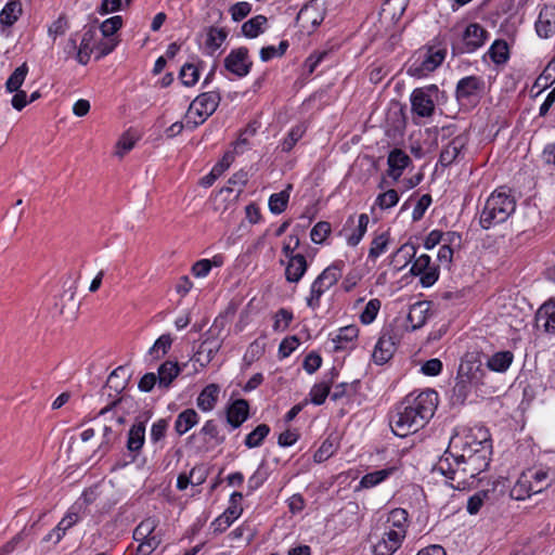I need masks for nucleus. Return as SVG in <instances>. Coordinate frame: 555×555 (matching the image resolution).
Segmentation results:
<instances>
[{"instance_id": "33", "label": "nucleus", "mask_w": 555, "mask_h": 555, "mask_svg": "<svg viewBox=\"0 0 555 555\" xmlns=\"http://www.w3.org/2000/svg\"><path fill=\"white\" fill-rule=\"evenodd\" d=\"M247 182H248V175L246 171L240 170V171L235 172L228 180V185L222 188L219 191L217 198L219 196L223 195L224 193L230 194L236 190V194L234 195V199H236L240 196V194L243 192V189L247 184Z\"/></svg>"}, {"instance_id": "26", "label": "nucleus", "mask_w": 555, "mask_h": 555, "mask_svg": "<svg viewBox=\"0 0 555 555\" xmlns=\"http://www.w3.org/2000/svg\"><path fill=\"white\" fill-rule=\"evenodd\" d=\"M531 475L527 472H524L514 487L511 490V498L517 501H522L527 498H530L533 492Z\"/></svg>"}, {"instance_id": "25", "label": "nucleus", "mask_w": 555, "mask_h": 555, "mask_svg": "<svg viewBox=\"0 0 555 555\" xmlns=\"http://www.w3.org/2000/svg\"><path fill=\"white\" fill-rule=\"evenodd\" d=\"M181 369L178 362L165 361L157 371L158 388L168 389L171 383L178 377Z\"/></svg>"}, {"instance_id": "19", "label": "nucleus", "mask_w": 555, "mask_h": 555, "mask_svg": "<svg viewBox=\"0 0 555 555\" xmlns=\"http://www.w3.org/2000/svg\"><path fill=\"white\" fill-rule=\"evenodd\" d=\"M490 455L487 448H482L479 450V453H477L474 456H466L465 459H460L459 461L465 465V467L468 469L469 474H473L475 477H477L480 473L485 472L490 463Z\"/></svg>"}, {"instance_id": "21", "label": "nucleus", "mask_w": 555, "mask_h": 555, "mask_svg": "<svg viewBox=\"0 0 555 555\" xmlns=\"http://www.w3.org/2000/svg\"><path fill=\"white\" fill-rule=\"evenodd\" d=\"M411 158L409 155L400 149L392 150L388 155V176L393 180H398L402 175V171L410 164Z\"/></svg>"}, {"instance_id": "12", "label": "nucleus", "mask_w": 555, "mask_h": 555, "mask_svg": "<svg viewBox=\"0 0 555 555\" xmlns=\"http://www.w3.org/2000/svg\"><path fill=\"white\" fill-rule=\"evenodd\" d=\"M249 417V404L245 399H236L225 409V420L231 429H236Z\"/></svg>"}, {"instance_id": "42", "label": "nucleus", "mask_w": 555, "mask_h": 555, "mask_svg": "<svg viewBox=\"0 0 555 555\" xmlns=\"http://www.w3.org/2000/svg\"><path fill=\"white\" fill-rule=\"evenodd\" d=\"M336 375L335 370H332V378L328 382H321L315 384L310 390L311 402L315 405H321L325 402L330 395L331 384Z\"/></svg>"}, {"instance_id": "57", "label": "nucleus", "mask_w": 555, "mask_h": 555, "mask_svg": "<svg viewBox=\"0 0 555 555\" xmlns=\"http://www.w3.org/2000/svg\"><path fill=\"white\" fill-rule=\"evenodd\" d=\"M415 254L416 247L411 243H405L393 254V260L396 261L397 259L401 258V267H404L411 261L412 258H414Z\"/></svg>"}, {"instance_id": "64", "label": "nucleus", "mask_w": 555, "mask_h": 555, "mask_svg": "<svg viewBox=\"0 0 555 555\" xmlns=\"http://www.w3.org/2000/svg\"><path fill=\"white\" fill-rule=\"evenodd\" d=\"M251 11V4L248 2H237L230 8L232 20L240 22L245 18Z\"/></svg>"}, {"instance_id": "35", "label": "nucleus", "mask_w": 555, "mask_h": 555, "mask_svg": "<svg viewBox=\"0 0 555 555\" xmlns=\"http://www.w3.org/2000/svg\"><path fill=\"white\" fill-rule=\"evenodd\" d=\"M397 470L396 466L383 468L379 470H375L372 473L365 474L360 480V487L370 489L373 488L384 480H386L389 476H391Z\"/></svg>"}, {"instance_id": "52", "label": "nucleus", "mask_w": 555, "mask_h": 555, "mask_svg": "<svg viewBox=\"0 0 555 555\" xmlns=\"http://www.w3.org/2000/svg\"><path fill=\"white\" fill-rule=\"evenodd\" d=\"M388 243V233H382L380 235L376 236L371 243L369 258L376 259L377 257H379L386 250Z\"/></svg>"}, {"instance_id": "28", "label": "nucleus", "mask_w": 555, "mask_h": 555, "mask_svg": "<svg viewBox=\"0 0 555 555\" xmlns=\"http://www.w3.org/2000/svg\"><path fill=\"white\" fill-rule=\"evenodd\" d=\"M199 421V416L194 409H185L178 414L175 422V430L179 436H183L193 428Z\"/></svg>"}, {"instance_id": "11", "label": "nucleus", "mask_w": 555, "mask_h": 555, "mask_svg": "<svg viewBox=\"0 0 555 555\" xmlns=\"http://www.w3.org/2000/svg\"><path fill=\"white\" fill-rule=\"evenodd\" d=\"M487 30L477 23L469 24L463 34V46L460 48L461 53H472L479 49L487 39Z\"/></svg>"}, {"instance_id": "30", "label": "nucleus", "mask_w": 555, "mask_h": 555, "mask_svg": "<svg viewBox=\"0 0 555 555\" xmlns=\"http://www.w3.org/2000/svg\"><path fill=\"white\" fill-rule=\"evenodd\" d=\"M205 30H206L205 48L208 50V53L211 55L224 42V40L228 37V31L225 28H219L216 26H209Z\"/></svg>"}, {"instance_id": "59", "label": "nucleus", "mask_w": 555, "mask_h": 555, "mask_svg": "<svg viewBox=\"0 0 555 555\" xmlns=\"http://www.w3.org/2000/svg\"><path fill=\"white\" fill-rule=\"evenodd\" d=\"M139 546L137 547L138 553L141 555H151L162 543L159 535L150 537L143 541H138Z\"/></svg>"}, {"instance_id": "20", "label": "nucleus", "mask_w": 555, "mask_h": 555, "mask_svg": "<svg viewBox=\"0 0 555 555\" xmlns=\"http://www.w3.org/2000/svg\"><path fill=\"white\" fill-rule=\"evenodd\" d=\"M220 100H221V96L218 92H215V91L204 92V93L199 94L190 104V106H189L190 114H193V108L197 107L199 105L204 109L202 115L204 117H209L216 112V109L220 103Z\"/></svg>"}, {"instance_id": "46", "label": "nucleus", "mask_w": 555, "mask_h": 555, "mask_svg": "<svg viewBox=\"0 0 555 555\" xmlns=\"http://www.w3.org/2000/svg\"><path fill=\"white\" fill-rule=\"evenodd\" d=\"M369 216L366 214H361L358 218V225L353 230V232L347 237V243L349 246H357L362 237L364 236L367 224H369Z\"/></svg>"}, {"instance_id": "14", "label": "nucleus", "mask_w": 555, "mask_h": 555, "mask_svg": "<svg viewBox=\"0 0 555 555\" xmlns=\"http://www.w3.org/2000/svg\"><path fill=\"white\" fill-rule=\"evenodd\" d=\"M145 442V422L137 421L129 429L127 436V450L131 455V461L133 462L139 455L142 447Z\"/></svg>"}, {"instance_id": "50", "label": "nucleus", "mask_w": 555, "mask_h": 555, "mask_svg": "<svg viewBox=\"0 0 555 555\" xmlns=\"http://www.w3.org/2000/svg\"><path fill=\"white\" fill-rule=\"evenodd\" d=\"M179 77L184 86H186V87L194 86L198 81V78H199L198 68L191 63H186L181 67Z\"/></svg>"}, {"instance_id": "40", "label": "nucleus", "mask_w": 555, "mask_h": 555, "mask_svg": "<svg viewBox=\"0 0 555 555\" xmlns=\"http://www.w3.org/2000/svg\"><path fill=\"white\" fill-rule=\"evenodd\" d=\"M528 473L531 475L530 478L532 480V488L535 494L547 489L553 482V478L550 476L548 469H528Z\"/></svg>"}, {"instance_id": "31", "label": "nucleus", "mask_w": 555, "mask_h": 555, "mask_svg": "<svg viewBox=\"0 0 555 555\" xmlns=\"http://www.w3.org/2000/svg\"><path fill=\"white\" fill-rule=\"evenodd\" d=\"M408 512L403 508H395L392 509L387 518V524L389 525L390 531H395L396 533L401 532L402 539L404 540L406 528H408Z\"/></svg>"}, {"instance_id": "56", "label": "nucleus", "mask_w": 555, "mask_h": 555, "mask_svg": "<svg viewBox=\"0 0 555 555\" xmlns=\"http://www.w3.org/2000/svg\"><path fill=\"white\" fill-rule=\"evenodd\" d=\"M122 26V17L119 15H115L105 20L100 25V30L104 37L113 36L118 29Z\"/></svg>"}, {"instance_id": "44", "label": "nucleus", "mask_w": 555, "mask_h": 555, "mask_svg": "<svg viewBox=\"0 0 555 555\" xmlns=\"http://www.w3.org/2000/svg\"><path fill=\"white\" fill-rule=\"evenodd\" d=\"M269 434L270 427L267 424H259L246 436L244 443L248 449L258 448L262 444Z\"/></svg>"}, {"instance_id": "6", "label": "nucleus", "mask_w": 555, "mask_h": 555, "mask_svg": "<svg viewBox=\"0 0 555 555\" xmlns=\"http://www.w3.org/2000/svg\"><path fill=\"white\" fill-rule=\"evenodd\" d=\"M446 98L436 85H429L413 90L410 96L412 113L418 117H431L435 113L436 103Z\"/></svg>"}, {"instance_id": "62", "label": "nucleus", "mask_w": 555, "mask_h": 555, "mask_svg": "<svg viewBox=\"0 0 555 555\" xmlns=\"http://www.w3.org/2000/svg\"><path fill=\"white\" fill-rule=\"evenodd\" d=\"M68 29V21L64 15H60L48 28L49 36L55 38L62 36Z\"/></svg>"}, {"instance_id": "60", "label": "nucleus", "mask_w": 555, "mask_h": 555, "mask_svg": "<svg viewBox=\"0 0 555 555\" xmlns=\"http://www.w3.org/2000/svg\"><path fill=\"white\" fill-rule=\"evenodd\" d=\"M304 130L301 127L297 126L291 129L287 137L282 142V151L283 152H291L292 149L295 146V144L298 142V140L302 137Z\"/></svg>"}, {"instance_id": "58", "label": "nucleus", "mask_w": 555, "mask_h": 555, "mask_svg": "<svg viewBox=\"0 0 555 555\" xmlns=\"http://www.w3.org/2000/svg\"><path fill=\"white\" fill-rule=\"evenodd\" d=\"M167 428H168L167 420L160 418L157 422H155L151 428V434H150L151 442L156 444L159 441H162L166 436Z\"/></svg>"}, {"instance_id": "47", "label": "nucleus", "mask_w": 555, "mask_h": 555, "mask_svg": "<svg viewBox=\"0 0 555 555\" xmlns=\"http://www.w3.org/2000/svg\"><path fill=\"white\" fill-rule=\"evenodd\" d=\"M289 199V193L287 190L274 193L269 198V208L272 214L280 215L286 207Z\"/></svg>"}, {"instance_id": "4", "label": "nucleus", "mask_w": 555, "mask_h": 555, "mask_svg": "<svg viewBox=\"0 0 555 555\" xmlns=\"http://www.w3.org/2000/svg\"><path fill=\"white\" fill-rule=\"evenodd\" d=\"M436 470L446 476L450 486L457 490L469 488L476 478L457 459H452L447 453L439 460Z\"/></svg>"}, {"instance_id": "3", "label": "nucleus", "mask_w": 555, "mask_h": 555, "mask_svg": "<svg viewBox=\"0 0 555 555\" xmlns=\"http://www.w3.org/2000/svg\"><path fill=\"white\" fill-rule=\"evenodd\" d=\"M481 447L491 453L492 444L490 435L482 427L470 428L462 435H455L450 440L449 450L446 452L452 459H465L479 453Z\"/></svg>"}, {"instance_id": "61", "label": "nucleus", "mask_w": 555, "mask_h": 555, "mask_svg": "<svg viewBox=\"0 0 555 555\" xmlns=\"http://www.w3.org/2000/svg\"><path fill=\"white\" fill-rule=\"evenodd\" d=\"M293 320V313L284 308L280 309L275 314L273 328L275 331H284L288 327Z\"/></svg>"}, {"instance_id": "23", "label": "nucleus", "mask_w": 555, "mask_h": 555, "mask_svg": "<svg viewBox=\"0 0 555 555\" xmlns=\"http://www.w3.org/2000/svg\"><path fill=\"white\" fill-rule=\"evenodd\" d=\"M220 393V387L217 384L207 385L196 399L197 408L203 412H209L215 409Z\"/></svg>"}, {"instance_id": "39", "label": "nucleus", "mask_w": 555, "mask_h": 555, "mask_svg": "<svg viewBox=\"0 0 555 555\" xmlns=\"http://www.w3.org/2000/svg\"><path fill=\"white\" fill-rule=\"evenodd\" d=\"M473 383L460 378L456 376L455 385L452 389L451 401L453 404H464L468 395L472 391V388L475 387Z\"/></svg>"}, {"instance_id": "54", "label": "nucleus", "mask_w": 555, "mask_h": 555, "mask_svg": "<svg viewBox=\"0 0 555 555\" xmlns=\"http://www.w3.org/2000/svg\"><path fill=\"white\" fill-rule=\"evenodd\" d=\"M399 202V194L395 189H389L386 192L379 194L376 198V205L380 209H388L397 205Z\"/></svg>"}, {"instance_id": "53", "label": "nucleus", "mask_w": 555, "mask_h": 555, "mask_svg": "<svg viewBox=\"0 0 555 555\" xmlns=\"http://www.w3.org/2000/svg\"><path fill=\"white\" fill-rule=\"evenodd\" d=\"M380 309V300L379 299H371L364 310L362 311L361 315H360V320L363 324H370L372 323L375 319H376V315L378 313Z\"/></svg>"}, {"instance_id": "7", "label": "nucleus", "mask_w": 555, "mask_h": 555, "mask_svg": "<svg viewBox=\"0 0 555 555\" xmlns=\"http://www.w3.org/2000/svg\"><path fill=\"white\" fill-rule=\"evenodd\" d=\"M444 57V50L428 49L414 59L408 68V74L415 78L425 77L440 66Z\"/></svg>"}, {"instance_id": "15", "label": "nucleus", "mask_w": 555, "mask_h": 555, "mask_svg": "<svg viewBox=\"0 0 555 555\" xmlns=\"http://www.w3.org/2000/svg\"><path fill=\"white\" fill-rule=\"evenodd\" d=\"M401 532L386 530L382 538L373 545V555H392L402 544Z\"/></svg>"}, {"instance_id": "2", "label": "nucleus", "mask_w": 555, "mask_h": 555, "mask_svg": "<svg viewBox=\"0 0 555 555\" xmlns=\"http://www.w3.org/2000/svg\"><path fill=\"white\" fill-rule=\"evenodd\" d=\"M516 209V199L511 190L504 186L495 190L487 198L479 217L480 227L489 230L505 222Z\"/></svg>"}, {"instance_id": "34", "label": "nucleus", "mask_w": 555, "mask_h": 555, "mask_svg": "<svg viewBox=\"0 0 555 555\" xmlns=\"http://www.w3.org/2000/svg\"><path fill=\"white\" fill-rule=\"evenodd\" d=\"M514 359L511 351H499L492 354L487 361V367L493 372L503 373L507 371Z\"/></svg>"}, {"instance_id": "55", "label": "nucleus", "mask_w": 555, "mask_h": 555, "mask_svg": "<svg viewBox=\"0 0 555 555\" xmlns=\"http://www.w3.org/2000/svg\"><path fill=\"white\" fill-rule=\"evenodd\" d=\"M331 232V225L326 221L318 222L310 232L311 241L315 244H321L325 241Z\"/></svg>"}, {"instance_id": "27", "label": "nucleus", "mask_w": 555, "mask_h": 555, "mask_svg": "<svg viewBox=\"0 0 555 555\" xmlns=\"http://www.w3.org/2000/svg\"><path fill=\"white\" fill-rule=\"evenodd\" d=\"M96 36L95 27L91 26L85 30L80 46L77 50L76 60L81 65H86L90 61V56L92 53V42Z\"/></svg>"}, {"instance_id": "13", "label": "nucleus", "mask_w": 555, "mask_h": 555, "mask_svg": "<svg viewBox=\"0 0 555 555\" xmlns=\"http://www.w3.org/2000/svg\"><path fill=\"white\" fill-rule=\"evenodd\" d=\"M396 350L395 337L390 331L382 333L375 349L373 351V360L376 364H384L390 360Z\"/></svg>"}, {"instance_id": "32", "label": "nucleus", "mask_w": 555, "mask_h": 555, "mask_svg": "<svg viewBox=\"0 0 555 555\" xmlns=\"http://www.w3.org/2000/svg\"><path fill=\"white\" fill-rule=\"evenodd\" d=\"M23 8L20 0H9L0 12V23L11 27L22 15Z\"/></svg>"}, {"instance_id": "8", "label": "nucleus", "mask_w": 555, "mask_h": 555, "mask_svg": "<svg viewBox=\"0 0 555 555\" xmlns=\"http://www.w3.org/2000/svg\"><path fill=\"white\" fill-rule=\"evenodd\" d=\"M251 66L253 62L246 47L233 49L224 59V68L240 78L247 76Z\"/></svg>"}, {"instance_id": "41", "label": "nucleus", "mask_w": 555, "mask_h": 555, "mask_svg": "<svg viewBox=\"0 0 555 555\" xmlns=\"http://www.w3.org/2000/svg\"><path fill=\"white\" fill-rule=\"evenodd\" d=\"M268 20L263 15H257L242 25V33L247 38H256L263 33V26Z\"/></svg>"}, {"instance_id": "10", "label": "nucleus", "mask_w": 555, "mask_h": 555, "mask_svg": "<svg viewBox=\"0 0 555 555\" xmlns=\"http://www.w3.org/2000/svg\"><path fill=\"white\" fill-rule=\"evenodd\" d=\"M485 89V81L478 76H467L457 81L455 96L457 101L472 102L477 99Z\"/></svg>"}, {"instance_id": "36", "label": "nucleus", "mask_w": 555, "mask_h": 555, "mask_svg": "<svg viewBox=\"0 0 555 555\" xmlns=\"http://www.w3.org/2000/svg\"><path fill=\"white\" fill-rule=\"evenodd\" d=\"M158 519L155 517H146L133 530V540L143 541L150 537H157L155 533L158 527Z\"/></svg>"}, {"instance_id": "49", "label": "nucleus", "mask_w": 555, "mask_h": 555, "mask_svg": "<svg viewBox=\"0 0 555 555\" xmlns=\"http://www.w3.org/2000/svg\"><path fill=\"white\" fill-rule=\"evenodd\" d=\"M201 435L209 437L216 446H220L225 441V437L220 434L218 424L215 420H208L199 430Z\"/></svg>"}, {"instance_id": "22", "label": "nucleus", "mask_w": 555, "mask_h": 555, "mask_svg": "<svg viewBox=\"0 0 555 555\" xmlns=\"http://www.w3.org/2000/svg\"><path fill=\"white\" fill-rule=\"evenodd\" d=\"M308 269L306 257L301 254L292 256L285 269V279L291 283H298Z\"/></svg>"}, {"instance_id": "5", "label": "nucleus", "mask_w": 555, "mask_h": 555, "mask_svg": "<svg viewBox=\"0 0 555 555\" xmlns=\"http://www.w3.org/2000/svg\"><path fill=\"white\" fill-rule=\"evenodd\" d=\"M343 261H336L325 268L321 274L312 282L310 295L306 298L307 306L313 310L320 307L322 295L334 286L341 278Z\"/></svg>"}, {"instance_id": "16", "label": "nucleus", "mask_w": 555, "mask_h": 555, "mask_svg": "<svg viewBox=\"0 0 555 555\" xmlns=\"http://www.w3.org/2000/svg\"><path fill=\"white\" fill-rule=\"evenodd\" d=\"M535 31L539 37L547 39L555 34V8L544 5L535 22Z\"/></svg>"}, {"instance_id": "17", "label": "nucleus", "mask_w": 555, "mask_h": 555, "mask_svg": "<svg viewBox=\"0 0 555 555\" xmlns=\"http://www.w3.org/2000/svg\"><path fill=\"white\" fill-rule=\"evenodd\" d=\"M467 139L464 135H457L452 139L441 151L439 156V164L442 167L451 166L461 155L463 149L466 146Z\"/></svg>"}, {"instance_id": "38", "label": "nucleus", "mask_w": 555, "mask_h": 555, "mask_svg": "<svg viewBox=\"0 0 555 555\" xmlns=\"http://www.w3.org/2000/svg\"><path fill=\"white\" fill-rule=\"evenodd\" d=\"M129 376L125 366L116 367L108 376L105 387L114 389L117 393L122 391L128 384Z\"/></svg>"}, {"instance_id": "63", "label": "nucleus", "mask_w": 555, "mask_h": 555, "mask_svg": "<svg viewBox=\"0 0 555 555\" xmlns=\"http://www.w3.org/2000/svg\"><path fill=\"white\" fill-rule=\"evenodd\" d=\"M430 204H431V196L429 194L422 195L413 209V212H412L413 221L421 220L424 217V214Z\"/></svg>"}, {"instance_id": "48", "label": "nucleus", "mask_w": 555, "mask_h": 555, "mask_svg": "<svg viewBox=\"0 0 555 555\" xmlns=\"http://www.w3.org/2000/svg\"><path fill=\"white\" fill-rule=\"evenodd\" d=\"M172 339L169 334L159 336L154 345L150 348L149 353L153 359H159L170 349Z\"/></svg>"}, {"instance_id": "51", "label": "nucleus", "mask_w": 555, "mask_h": 555, "mask_svg": "<svg viewBox=\"0 0 555 555\" xmlns=\"http://www.w3.org/2000/svg\"><path fill=\"white\" fill-rule=\"evenodd\" d=\"M336 444L331 438H326L320 448L315 451L313 460L315 463H322L328 460L336 452Z\"/></svg>"}, {"instance_id": "45", "label": "nucleus", "mask_w": 555, "mask_h": 555, "mask_svg": "<svg viewBox=\"0 0 555 555\" xmlns=\"http://www.w3.org/2000/svg\"><path fill=\"white\" fill-rule=\"evenodd\" d=\"M426 309L424 302H417L410 308L408 313V322L412 330L422 327L426 322Z\"/></svg>"}, {"instance_id": "9", "label": "nucleus", "mask_w": 555, "mask_h": 555, "mask_svg": "<svg viewBox=\"0 0 555 555\" xmlns=\"http://www.w3.org/2000/svg\"><path fill=\"white\" fill-rule=\"evenodd\" d=\"M486 370L481 361L474 353L466 354L459 366L457 376L478 386L483 384Z\"/></svg>"}, {"instance_id": "43", "label": "nucleus", "mask_w": 555, "mask_h": 555, "mask_svg": "<svg viewBox=\"0 0 555 555\" xmlns=\"http://www.w3.org/2000/svg\"><path fill=\"white\" fill-rule=\"evenodd\" d=\"M28 74V66L26 63H23L21 66L15 68V70L10 75L5 82V90L9 93H13L15 91H18L22 87L23 82L25 81V78Z\"/></svg>"}, {"instance_id": "24", "label": "nucleus", "mask_w": 555, "mask_h": 555, "mask_svg": "<svg viewBox=\"0 0 555 555\" xmlns=\"http://www.w3.org/2000/svg\"><path fill=\"white\" fill-rule=\"evenodd\" d=\"M535 322L546 333H555V302L542 305L537 312Z\"/></svg>"}, {"instance_id": "29", "label": "nucleus", "mask_w": 555, "mask_h": 555, "mask_svg": "<svg viewBox=\"0 0 555 555\" xmlns=\"http://www.w3.org/2000/svg\"><path fill=\"white\" fill-rule=\"evenodd\" d=\"M359 335V328L356 325H348L339 328L338 334L332 339L334 351L345 350Z\"/></svg>"}, {"instance_id": "18", "label": "nucleus", "mask_w": 555, "mask_h": 555, "mask_svg": "<svg viewBox=\"0 0 555 555\" xmlns=\"http://www.w3.org/2000/svg\"><path fill=\"white\" fill-rule=\"evenodd\" d=\"M297 20L309 23L312 28H317L324 20V9L318 0H311L300 9Z\"/></svg>"}, {"instance_id": "37", "label": "nucleus", "mask_w": 555, "mask_h": 555, "mask_svg": "<svg viewBox=\"0 0 555 555\" xmlns=\"http://www.w3.org/2000/svg\"><path fill=\"white\" fill-rule=\"evenodd\" d=\"M488 55L496 65L505 64L509 59V48L505 40H495L488 50Z\"/></svg>"}, {"instance_id": "1", "label": "nucleus", "mask_w": 555, "mask_h": 555, "mask_svg": "<svg viewBox=\"0 0 555 555\" xmlns=\"http://www.w3.org/2000/svg\"><path fill=\"white\" fill-rule=\"evenodd\" d=\"M438 405V393L426 389L417 396L408 395L390 414L389 425L398 437H406L423 428L434 416Z\"/></svg>"}]
</instances>
